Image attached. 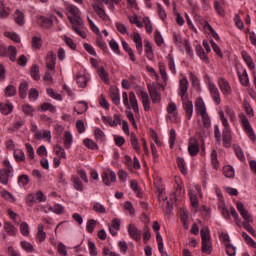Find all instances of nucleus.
Returning a JSON list of instances; mask_svg holds the SVG:
<instances>
[{"label": "nucleus", "instance_id": "obj_25", "mask_svg": "<svg viewBox=\"0 0 256 256\" xmlns=\"http://www.w3.org/2000/svg\"><path fill=\"white\" fill-rule=\"evenodd\" d=\"M145 46V55L149 61H153L155 59V54L153 53V46L149 40H144Z\"/></svg>", "mask_w": 256, "mask_h": 256}, {"label": "nucleus", "instance_id": "obj_45", "mask_svg": "<svg viewBox=\"0 0 256 256\" xmlns=\"http://www.w3.org/2000/svg\"><path fill=\"white\" fill-rule=\"evenodd\" d=\"M30 75L34 81H39L41 79V76L39 75V65L34 64L32 65L30 69Z\"/></svg>", "mask_w": 256, "mask_h": 256}, {"label": "nucleus", "instance_id": "obj_63", "mask_svg": "<svg viewBox=\"0 0 256 256\" xmlns=\"http://www.w3.org/2000/svg\"><path fill=\"white\" fill-rule=\"evenodd\" d=\"M87 77L84 75H80L76 77V83L78 86L84 88L87 87Z\"/></svg>", "mask_w": 256, "mask_h": 256}, {"label": "nucleus", "instance_id": "obj_48", "mask_svg": "<svg viewBox=\"0 0 256 256\" xmlns=\"http://www.w3.org/2000/svg\"><path fill=\"white\" fill-rule=\"evenodd\" d=\"M88 105L86 102H80L78 103L77 106L74 107V111H76V113H78V115H83V113H85V111H87L88 109Z\"/></svg>", "mask_w": 256, "mask_h": 256}, {"label": "nucleus", "instance_id": "obj_12", "mask_svg": "<svg viewBox=\"0 0 256 256\" xmlns=\"http://www.w3.org/2000/svg\"><path fill=\"white\" fill-rule=\"evenodd\" d=\"M138 97H140L144 111H150L151 109V99H149V94L144 90L137 91Z\"/></svg>", "mask_w": 256, "mask_h": 256}, {"label": "nucleus", "instance_id": "obj_35", "mask_svg": "<svg viewBox=\"0 0 256 256\" xmlns=\"http://www.w3.org/2000/svg\"><path fill=\"white\" fill-rule=\"evenodd\" d=\"M97 35L98 36L96 38L95 45H97L99 49H101L104 53H107V43L105 42V40H103V36L101 35V33Z\"/></svg>", "mask_w": 256, "mask_h": 256}, {"label": "nucleus", "instance_id": "obj_42", "mask_svg": "<svg viewBox=\"0 0 256 256\" xmlns=\"http://www.w3.org/2000/svg\"><path fill=\"white\" fill-rule=\"evenodd\" d=\"M160 75L162 78L163 83H167L168 77H167V66H165V63L159 62L158 63Z\"/></svg>", "mask_w": 256, "mask_h": 256}, {"label": "nucleus", "instance_id": "obj_17", "mask_svg": "<svg viewBox=\"0 0 256 256\" xmlns=\"http://www.w3.org/2000/svg\"><path fill=\"white\" fill-rule=\"evenodd\" d=\"M188 89H189V80H187V78H182L179 81V92H178L182 101H185V99H187Z\"/></svg>", "mask_w": 256, "mask_h": 256}, {"label": "nucleus", "instance_id": "obj_38", "mask_svg": "<svg viewBox=\"0 0 256 256\" xmlns=\"http://www.w3.org/2000/svg\"><path fill=\"white\" fill-rule=\"evenodd\" d=\"M39 243H43V241H45V239H47V233H45V226H43V224H39L38 225V232L36 235Z\"/></svg>", "mask_w": 256, "mask_h": 256}, {"label": "nucleus", "instance_id": "obj_9", "mask_svg": "<svg viewBox=\"0 0 256 256\" xmlns=\"http://www.w3.org/2000/svg\"><path fill=\"white\" fill-rule=\"evenodd\" d=\"M209 93L216 105H221V93L219 92V88L215 85V83L210 82L208 84Z\"/></svg>", "mask_w": 256, "mask_h": 256}, {"label": "nucleus", "instance_id": "obj_34", "mask_svg": "<svg viewBox=\"0 0 256 256\" xmlns=\"http://www.w3.org/2000/svg\"><path fill=\"white\" fill-rule=\"evenodd\" d=\"M71 182L73 183V187L74 189H76V191H83L84 187H83V182L81 181V178H79L78 176H71Z\"/></svg>", "mask_w": 256, "mask_h": 256}, {"label": "nucleus", "instance_id": "obj_47", "mask_svg": "<svg viewBox=\"0 0 256 256\" xmlns=\"http://www.w3.org/2000/svg\"><path fill=\"white\" fill-rule=\"evenodd\" d=\"M35 139L37 140L51 139V131H48V130L38 131L35 133Z\"/></svg>", "mask_w": 256, "mask_h": 256}, {"label": "nucleus", "instance_id": "obj_2", "mask_svg": "<svg viewBox=\"0 0 256 256\" xmlns=\"http://www.w3.org/2000/svg\"><path fill=\"white\" fill-rule=\"evenodd\" d=\"M236 207L238 213H240L241 217L244 219V221L242 222V227H244L246 231H248V233L252 235V237H256L255 229H253V226L249 224L251 223V221H253L251 214H249V211H247L245 205H243V203L241 202H237Z\"/></svg>", "mask_w": 256, "mask_h": 256}, {"label": "nucleus", "instance_id": "obj_20", "mask_svg": "<svg viewBox=\"0 0 256 256\" xmlns=\"http://www.w3.org/2000/svg\"><path fill=\"white\" fill-rule=\"evenodd\" d=\"M241 57L243 61L246 63L248 69H250V71H255V62H253V58H251V55H249L247 51L243 50L241 52Z\"/></svg>", "mask_w": 256, "mask_h": 256}, {"label": "nucleus", "instance_id": "obj_59", "mask_svg": "<svg viewBox=\"0 0 256 256\" xmlns=\"http://www.w3.org/2000/svg\"><path fill=\"white\" fill-rule=\"evenodd\" d=\"M20 246L24 251H26V253H33L35 251V248L32 246V244L27 241H21Z\"/></svg>", "mask_w": 256, "mask_h": 256}, {"label": "nucleus", "instance_id": "obj_40", "mask_svg": "<svg viewBox=\"0 0 256 256\" xmlns=\"http://www.w3.org/2000/svg\"><path fill=\"white\" fill-rule=\"evenodd\" d=\"M4 230L11 237H15L17 235V228H15V226H13V224H11L9 222L4 223Z\"/></svg>", "mask_w": 256, "mask_h": 256}, {"label": "nucleus", "instance_id": "obj_36", "mask_svg": "<svg viewBox=\"0 0 256 256\" xmlns=\"http://www.w3.org/2000/svg\"><path fill=\"white\" fill-rule=\"evenodd\" d=\"M63 137L65 149H71V145H73V135H71L69 131H65Z\"/></svg>", "mask_w": 256, "mask_h": 256}, {"label": "nucleus", "instance_id": "obj_55", "mask_svg": "<svg viewBox=\"0 0 256 256\" xmlns=\"http://www.w3.org/2000/svg\"><path fill=\"white\" fill-rule=\"evenodd\" d=\"M8 57L13 63L17 61V48L15 46L8 47Z\"/></svg>", "mask_w": 256, "mask_h": 256}, {"label": "nucleus", "instance_id": "obj_3", "mask_svg": "<svg viewBox=\"0 0 256 256\" xmlns=\"http://www.w3.org/2000/svg\"><path fill=\"white\" fill-rule=\"evenodd\" d=\"M218 115L224 127L222 131L223 147H225L226 149H230L232 145L231 126L229 125V121L225 117V113L223 111L218 112Z\"/></svg>", "mask_w": 256, "mask_h": 256}, {"label": "nucleus", "instance_id": "obj_39", "mask_svg": "<svg viewBox=\"0 0 256 256\" xmlns=\"http://www.w3.org/2000/svg\"><path fill=\"white\" fill-rule=\"evenodd\" d=\"M122 47H123L124 51H126V53H128L131 61H133V63H135V61H137V59L135 58V53L133 52V49L131 47H129V44L125 40H122Z\"/></svg>", "mask_w": 256, "mask_h": 256}, {"label": "nucleus", "instance_id": "obj_7", "mask_svg": "<svg viewBox=\"0 0 256 256\" xmlns=\"http://www.w3.org/2000/svg\"><path fill=\"white\" fill-rule=\"evenodd\" d=\"M47 201V198H45V195L43 192L38 191L35 194H28L26 197V203L31 207L33 203H45Z\"/></svg>", "mask_w": 256, "mask_h": 256}, {"label": "nucleus", "instance_id": "obj_60", "mask_svg": "<svg viewBox=\"0 0 256 256\" xmlns=\"http://www.w3.org/2000/svg\"><path fill=\"white\" fill-rule=\"evenodd\" d=\"M168 59V67L173 75L177 74V70L175 69V59H173V55L169 54L167 56Z\"/></svg>", "mask_w": 256, "mask_h": 256}, {"label": "nucleus", "instance_id": "obj_57", "mask_svg": "<svg viewBox=\"0 0 256 256\" xmlns=\"http://www.w3.org/2000/svg\"><path fill=\"white\" fill-rule=\"evenodd\" d=\"M223 175L226 176L228 179H231V177H235V170L232 168L231 165L224 166Z\"/></svg>", "mask_w": 256, "mask_h": 256}, {"label": "nucleus", "instance_id": "obj_14", "mask_svg": "<svg viewBox=\"0 0 256 256\" xmlns=\"http://www.w3.org/2000/svg\"><path fill=\"white\" fill-rule=\"evenodd\" d=\"M128 235L131 239L139 243L141 241L142 232L134 224L128 225Z\"/></svg>", "mask_w": 256, "mask_h": 256}, {"label": "nucleus", "instance_id": "obj_58", "mask_svg": "<svg viewBox=\"0 0 256 256\" xmlns=\"http://www.w3.org/2000/svg\"><path fill=\"white\" fill-rule=\"evenodd\" d=\"M128 20L132 25H136L139 29H142L144 26L141 21H139V16L133 15V16H128Z\"/></svg>", "mask_w": 256, "mask_h": 256}, {"label": "nucleus", "instance_id": "obj_28", "mask_svg": "<svg viewBox=\"0 0 256 256\" xmlns=\"http://www.w3.org/2000/svg\"><path fill=\"white\" fill-rule=\"evenodd\" d=\"M196 55L199 56L201 61H203L206 64H209V56L205 54V50H203V47L200 44H197L195 47Z\"/></svg>", "mask_w": 256, "mask_h": 256}, {"label": "nucleus", "instance_id": "obj_31", "mask_svg": "<svg viewBox=\"0 0 256 256\" xmlns=\"http://www.w3.org/2000/svg\"><path fill=\"white\" fill-rule=\"evenodd\" d=\"M176 163L178 165V168L181 172L182 175H187L188 170H187V163L185 162V159L181 157L176 158Z\"/></svg>", "mask_w": 256, "mask_h": 256}, {"label": "nucleus", "instance_id": "obj_49", "mask_svg": "<svg viewBox=\"0 0 256 256\" xmlns=\"http://www.w3.org/2000/svg\"><path fill=\"white\" fill-rule=\"evenodd\" d=\"M30 181H31V179L29 178V175H27V174H22V175L18 176V185L20 187H25L26 185H29Z\"/></svg>", "mask_w": 256, "mask_h": 256}, {"label": "nucleus", "instance_id": "obj_18", "mask_svg": "<svg viewBox=\"0 0 256 256\" xmlns=\"http://www.w3.org/2000/svg\"><path fill=\"white\" fill-rule=\"evenodd\" d=\"M115 183L117 181V174H115L114 171L112 170H107L102 173V181L105 183L107 186L111 185V182Z\"/></svg>", "mask_w": 256, "mask_h": 256}, {"label": "nucleus", "instance_id": "obj_23", "mask_svg": "<svg viewBox=\"0 0 256 256\" xmlns=\"http://www.w3.org/2000/svg\"><path fill=\"white\" fill-rule=\"evenodd\" d=\"M70 23H72L73 31H75V33H77L79 37H81L82 39H87V33H85L83 29H81V27H83V19H81V24L77 22H70Z\"/></svg>", "mask_w": 256, "mask_h": 256}, {"label": "nucleus", "instance_id": "obj_41", "mask_svg": "<svg viewBox=\"0 0 256 256\" xmlns=\"http://www.w3.org/2000/svg\"><path fill=\"white\" fill-rule=\"evenodd\" d=\"M97 73L100 79L103 81V83H105L106 85H109V74L107 73V71H105V68L103 67L98 68Z\"/></svg>", "mask_w": 256, "mask_h": 256}, {"label": "nucleus", "instance_id": "obj_27", "mask_svg": "<svg viewBox=\"0 0 256 256\" xmlns=\"http://www.w3.org/2000/svg\"><path fill=\"white\" fill-rule=\"evenodd\" d=\"M185 195V190L181 186V184H177L174 195L171 196V199L175 201H183V196Z\"/></svg>", "mask_w": 256, "mask_h": 256}, {"label": "nucleus", "instance_id": "obj_52", "mask_svg": "<svg viewBox=\"0 0 256 256\" xmlns=\"http://www.w3.org/2000/svg\"><path fill=\"white\" fill-rule=\"evenodd\" d=\"M110 97H111L112 103H114V105H120L121 97L119 95V90H112L110 92Z\"/></svg>", "mask_w": 256, "mask_h": 256}, {"label": "nucleus", "instance_id": "obj_26", "mask_svg": "<svg viewBox=\"0 0 256 256\" xmlns=\"http://www.w3.org/2000/svg\"><path fill=\"white\" fill-rule=\"evenodd\" d=\"M104 123H108L110 127H117V125H121V114H114L113 117L106 118Z\"/></svg>", "mask_w": 256, "mask_h": 256}, {"label": "nucleus", "instance_id": "obj_29", "mask_svg": "<svg viewBox=\"0 0 256 256\" xmlns=\"http://www.w3.org/2000/svg\"><path fill=\"white\" fill-rule=\"evenodd\" d=\"M238 77L241 85L247 87L249 85V75L247 74L246 69H242V71H238Z\"/></svg>", "mask_w": 256, "mask_h": 256}, {"label": "nucleus", "instance_id": "obj_50", "mask_svg": "<svg viewBox=\"0 0 256 256\" xmlns=\"http://www.w3.org/2000/svg\"><path fill=\"white\" fill-rule=\"evenodd\" d=\"M4 94L6 97H15V95H17V88L13 85H8L4 89Z\"/></svg>", "mask_w": 256, "mask_h": 256}, {"label": "nucleus", "instance_id": "obj_22", "mask_svg": "<svg viewBox=\"0 0 256 256\" xmlns=\"http://www.w3.org/2000/svg\"><path fill=\"white\" fill-rule=\"evenodd\" d=\"M195 107L197 115H205V113H207V106H205V101H203V98L196 99Z\"/></svg>", "mask_w": 256, "mask_h": 256}, {"label": "nucleus", "instance_id": "obj_8", "mask_svg": "<svg viewBox=\"0 0 256 256\" xmlns=\"http://www.w3.org/2000/svg\"><path fill=\"white\" fill-rule=\"evenodd\" d=\"M67 9L69 13L73 15V17L68 16V21H70V23L76 22L81 25V12L79 11V8H77L75 5H70Z\"/></svg>", "mask_w": 256, "mask_h": 256}, {"label": "nucleus", "instance_id": "obj_11", "mask_svg": "<svg viewBox=\"0 0 256 256\" xmlns=\"http://www.w3.org/2000/svg\"><path fill=\"white\" fill-rule=\"evenodd\" d=\"M94 12L98 15L102 21H109V15L105 12V8H103V3L95 2L92 4Z\"/></svg>", "mask_w": 256, "mask_h": 256}, {"label": "nucleus", "instance_id": "obj_10", "mask_svg": "<svg viewBox=\"0 0 256 256\" xmlns=\"http://www.w3.org/2000/svg\"><path fill=\"white\" fill-rule=\"evenodd\" d=\"M217 83L222 94L231 95V93H233L231 84H229V81L225 80V78L223 77L218 78Z\"/></svg>", "mask_w": 256, "mask_h": 256}, {"label": "nucleus", "instance_id": "obj_21", "mask_svg": "<svg viewBox=\"0 0 256 256\" xmlns=\"http://www.w3.org/2000/svg\"><path fill=\"white\" fill-rule=\"evenodd\" d=\"M148 93L150 95L152 103H161V94L157 91V88L148 86Z\"/></svg>", "mask_w": 256, "mask_h": 256}, {"label": "nucleus", "instance_id": "obj_61", "mask_svg": "<svg viewBox=\"0 0 256 256\" xmlns=\"http://www.w3.org/2000/svg\"><path fill=\"white\" fill-rule=\"evenodd\" d=\"M83 144L85 145V147H87V149H99V146L97 145V143H95V141L86 138L83 140Z\"/></svg>", "mask_w": 256, "mask_h": 256}, {"label": "nucleus", "instance_id": "obj_6", "mask_svg": "<svg viewBox=\"0 0 256 256\" xmlns=\"http://www.w3.org/2000/svg\"><path fill=\"white\" fill-rule=\"evenodd\" d=\"M2 164L5 168L0 170V183L7 185L9 183V175L13 173V166H11L9 160H4Z\"/></svg>", "mask_w": 256, "mask_h": 256}, {"label": "nucleus", "instance_id": "obj_4", "mask_svg": "<svg viewBox=\"0 0 256 256\" xmlns=\"http://www.w3.org/2000/svg\"><path fill=\"white\" fill-rule=\"evenodd\" d=\"M200 235L202 239V253H206V255H211V253H213V244L211 243V234L209 233V228L203 227L200 230Z\"/></svg>", "mask_w": 256, "mask_h": 256}, {"label": "nucleus", "instance_id": "obj_43", "mask_svg": "<svg viewBox=\"0 0 256 256\" xmlns=\"http://www.w3.org/2000/svg\"><path fill=\"white\" fill-rule=\"evenodd\" d=\"M13 111V104L11 103H1L0 104V113L2 115H9Z\"/></svg>", "mask_w": 256, "mask_h": 256}, {"label": "nucleus", "instance_id": "obj_33", "mask_svg": "<svg viewBox=\"0 0 256 256\" xmlns=\"http://www.w3.org/2000/svg\"><path fill=\"white\" fill-rule=\"evenodd\" d=\"M27 91H29V84L26 81H22L19 85V97L25 99L27 97Z\"/></svg>", "mask_w": 256, "mask_h": 256}, {"label": "nucleus", "instance_id": "obj_37", "mask_svg": "<svg viewBox=\"0 0 256 256\" xmlns=\"http://www.w3.org/2000/svg\"><path fill=\"white\" fill-rule=\"evenodd\" d=\"M156 241H157L158 250L161 256H170L169 254H167V252L164 251L163 237L161 236V233L157 234Z\"/></svg>", "mask_w": 256, "mask_h": 256}, {"label": "nucleus", "instance_id": "obj_13", "mask_svg": "<svg viewBox=\"0 0 256 256\" xmlns=\"http://www.w3.org/2000/svg\"><path fill=\"white\" fill-rule=\"evenodd\" d=\"M57 65V55L55 52L49 51L46 54V67L49 71H55V67Z\"/></svg>", "mask_w": 256, "mask_h": 256}, {"label": "nucleus", "instance_id": "obj_32", "mask_svg": "<svg viewBox=\"0 0 256 256\" xmlns=\"http://www.w3.org/2000/svg\"><path fill=\"white\" fill-rule=\"evenodd\" d=\"M11 15V9L5 6L3 1H0V19H7Z\"/></svg>", "mask_w": 256, "mask_h": 256}, {"label": "nucleus", "instance_id": "obj_46", "mask_svg": "<svg viewBox=\"0 0 256 256\" xmlns=\"http://www.w3.org/2000/svg\"><path fill=\"white\" fill-rule=\"evenodd\" d=\"M130 143L132 145V148L136 150V153H140L141 152V146L139 145V142L137 140V136L132 133L130 136Z\"/></svg>", "mask_w": 256, "mask_h": 256}, {"label": "nucleus", "instance_id": "obj_1", "mask_svg": "<svg viewBox=\"0 0 256 256\" xmlns=\"http://www.w3.org/2000/svg\"><path fill=\"white\" fill-rule=\"evenodd\" d=\"M122 101L123 105L126 107V116L129 121L132 119H135V116L133 115V112L131 111V108L133 109L134 113H139V101H137V96L135 95V92H123L122 93Z\"/></svg>", "mask_w": 256, "mask_h": 256}, {"label": "nucleus", "instance_id": "obj_51", "mask_svg": "<svg viewBox=\"0 0 256 256\" xmlns=\"http://www.w3.org/2000/svg\"><path fill=\"white\" fill-rule=\"evenodd\" d=\"M54 153H56L59 159H67V154L65 153V149L59 145L54 146Z\"/></svg>", "mask_w": 256, "mask_h": 256}, {"label": "nucleus", "instance_id": "obj_15", "mask_svg": "<svg viewBox=\"0 0 256 256\" xmlns=\"http://www.w3.org/2000/svg\"><path fill=\"white\" fill-rule=\"evenodd\" d=\"M188 153L191 157H196L199 154V142L194 137L189 138Z\"/></svg>", "mask_w": 256, "mask_h": 256}, {"label": "nucleus", "instance_id": "obj_64", "mask_svg": "<svg viewBox=\"0 0 256 256\" xmlns=\"http://www.w3.org/2000/svg\"><path fill=\"white\" fill-rule=\"evenodd\" d=\"M43 45V41L40 37L34 36L32 37V47L33 49H41V46Z\"/></svg>", "mask_w": 256, "mask_h": 256}, {"label": "nucleus", "instance_id": "obj_24", "mask_svg": "<svg viewBox=\"0 0 256 256\" xmlns=\"http://www.w3.org/2000/svg\"><path fill=\"white\" fill-rule=\"evenodd\" d=\"M183 109L185 111L186 118L190 120L193 117V101L191 100L184 101Z\"/></svg>", "mask_w": 256, "mask_h": 256}, {"label": "nucleus", "instance_id": "obj_30", "mask_svg": "<svg viewBox=\"0 0 256 256\" xmlns=\"http://www.w3.org/2000/svg\"><path fill=\"white\" fill-rule=\"evenodd\" d=\"M36 20L41 27H51L53 25V21L45 16L38 15L36 16Z\"/></svg>", "mask_w": 256, "mask_h": 256}, {"label": "nucleus", "instance_id": "obj_56", "mask_svg": "<svg viewBox=\"0 0 256 256\" xmlns=\"http://www.w3.org/2000/svg\"><path fill=\"white\" fill-rule=\"evenodd\" d=\"M14 158L16 159V161L18 163H24V161H25V152H23V150H21V149H16L14 151Z\"/></svg>", "mask_w": 256, "mask_h": 256}, {"label": "nucleus", "instance_id": "obj_54", "mask_svg": "<svg viewBox=\"0 0 256 256\" xmlns=\"http://www.w3.org/2000/svg\"><path fill=\"white\" fill-rule=\"evenodd\" d=\"M210 157H211L212 167L217 171V169H219V160H217V150L213 149L211 151Z\"/></svg>", "mask_w": 256, "mask_h": 256}, {"label": "nucleus", "instance_id": "obj_19", "mask_svg": "<svg viewBox=\"0 0 256 256\" xmlns=\"http://www.w3.org/2000/svg\"><path fill=\"white\" fill-rule=\"evenodd\" d=\"M133 41L135 43V47L138 55H143V38H141V35L137 32H134Z\"/></svg>", "mask_w": 256, "mask_h": 256}, {"label": "nucleus", "instance_id": "obj_5", "mask_svg": "<svg viewBox=\"0 0 256 256\" xmlns=\"http://www.w3.org/2000/svg\"><path fill=\"white\" fill-rule=\"evenodd\" d=\"M240 122L242 124L243 130L246 133V135L249 137L250 141H255V131H253V127L251 126V123L249 122V119H247V116L244 114L239 115Z\"/></svg>", "mask_w": 256, "mask_h": 256}, {"label": "nucleus", "instance_id": "obj_44", "mask_svg": "<svg viewBox=\"0 0 256 256\" xmlns=\"http://www.w3.org/2000/svg\"><path fill=\"white\" fill-rule=\"evenodd\" d=\"M14 21L17 25H25V16L21 10H16L14 13Z\"/></svg>", "mask_w": 256, "mask_h": 256}, {"label": "nucleus", "instance_id": "obj_62", "mask_svg": "<svg viewBox=\"0 0 256 256\" xmlns=\"http://www.w3.org/2000/svg\"><path fill=\"white\" fill-rule=\"evenodd\" d=\"M202 117V123L206 129H209L211 127V117H209V114L206 112L205 114L200 115Z\"/></svg>", "mask_w": 256, "mask_h": 256}, {"label": "nucleus", "instance_id": "obj_53", "mask_svg": "<svg viewBox=\"0 0 256 256\" xmlns=\"http://www.w3.org/2000/svg\"><path fill=\"white\" fill-rule=\"evenodd\" d=\"M234 152L236 157H238L239 161H241L242 163H245L246 159H245V154H243V150L241 149V147L234 145L233 146Z\"/></svg>", "mask_w": 256, "mask_h": 256}, {"label": "nucleus", "instance_id": "obj_16", "mask_svg": "<svg viewBox=\"0 0 256 256\" xmlns=\"http://www.w3.org/2000/svg\"><path fill=\"white\" fill-rule=\"evenodd\" d=\"M166 111L168 113L167 119H170V121H177V115H179V112L177 111V104H175V102H169L166 107Z\"/></svg>", "mask_w": 256, "mask_h": 256}]
</instances>
